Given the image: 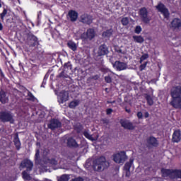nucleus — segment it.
<instances>
[{
    "label": "nucleus",
    "instance_id": "nucleus-48",
    "mask_svg": "<svg viewBox=\"0 0 181 181\" xmlns=\"http://www.w3.org/2000/svg\"><path fill=\"white\" fill-rule=\"evenodd\" d=\"M83 129V127L80 126L78 129H76V132L80 133L81 132V130Z\"/></svg>",
    "mask_w": 181,
    "mask_h": 181
},
{
    "label": "nucleus",
    "instance_id": "nucleus-39",
    "mask_svg": "<svg viewBox=\"0 0 181 181\" xmlns=\"http://www.w3.org/2000/svg\"><path fill=\"white\" fill-rule=\"evenodd\" d=\"M105 81L106 83H112V78H111V76H107L105 77Z\"/></svg>",
    "mask_w": 181,
    "mask_h": 181
},
{
    "label": "nucleus",
    "instance_id": "nucleus-31",
    "mask_svg": "<svg viewBox=\"0 0 181 181\" xmlns=\"http://www.w3.org/2000/svg\"><path fill=\"white\" fill-rule=\"evenodd\" d=\"M145 98H146L148 105H153V99H152V97H151V95L146 94Z\"/></svg>",
    "mask_w": 181,
    "mask_h": 181
},
{
    "label": "nucleus",
    "instance_id": "nucleus-51",
    "mask_svg": "<svg viewBox=\"0 0 181 181\" xmlns=\"http://www.w3.org/2000/svg\"><path fill=\"white\" fill-rule=\"evenodd\" d=\"M144 117L145 118H148L149 117V113L148 112H144Z\"/></svg>",
    "mask_w": 181,
    "mask_h": 181
},
{
    "label": "nucleus",
    "instance_id": "nucleus-18",
    "mask_svg": "<svg viewBox=\"0 0 181 181\" xmlns=\"http://www.w3.org/2000/svg\"><path fill=\"white\" fill-rule=\"evenodd\" d=\"M108 53V48H107V45H102L99 47V49L98 51V56H104Z\"/></svg>",
    "mask_w": 181,
    "mask_h": 181
},
{
    "label": "nucleus",
    "instance_id": "nucleus-46",
    "mask_svg": "<svg viewBox=\"0 0 181 181\" xmlns=\"http://www.w3.org/2000/svg\"><path fill=\"white\" fill-rule=\"evenodd\" d=\"M146 67V63L143 64L140 66V70L142 71V70H145V68Z\"/></svg>",
    "mask_w": 181,
    "mask_h": 181
},
{
    "label": "nucleus",
    "instance_id": "nucleus-34",
    "mask_svg": "<svg viewBox=\"0 0 181 181\" xmlns=\"http://www.w3.org/2000/svg\"><path fill=\"white\" fill-rule=\"evenodd\" d=\"M83 135L84 136H86V138H87L88 139H90V141H94V138L93 137V136L89 134L88 132H84Z\"/></svg>",
    "mask_w": 181,
    "mask_h": 181
},
{
    "label": "nucleus",
    "instance_id": "nucleus-27",
    "mask_svg": "<svg viewBox=\"0 0 181 181\" xmlns=\"http://www.w3.org/2000/svg\"><path fill=\"white\" fill-rule=\"evenodd\" d=\"M134 41L136 43H144L145 42V40L142 37V36L139 35H134L133 36Z\"/></svg>",
    "mask_w": 181,
    "mask_h": 181
},
{
    "label": "nucleus",
    "instance_id": "nucleus-20",
    "mask_svg": "<svg viewBox=\"0 0 181 181\" xmlns=\"http://www.w3.org/2000/svg\"><path fill=\"white\" fill-rule=\"evenodd\" d=\"M66 144L69 148H78V144H77V141H76V139L73 138H69L67 139Z\"/></svg>",
    "mask_w": 181,
    "mask_h": 181
},
{
    "label": "nucleus",
    "instance_id": "nucleus-23",
    "mask_svg": "<svg viewBox=\"0 0 181 181\" xmlns=\"http://www.w3.org/2000/svg\"><path fill=\"white\" fill-rule=\"evenodd\" d=\"M161 173H162L163 177H168L170 179V175H172V170L162 168L161 169Z\"/></svg>",
    "mask_w": 181,
    "mask_h": 181
},
{
    "label": "nucleus",
    "instance_id": "nucleus-40",
    "mask_svg": "<svg viewBox=\"0 0 181 181\" xmlns=\"http://www.w3.org/2000/svg\"><path fill=\"white\" fill-rule=\"evenodd\" d=\"M70 181H84V179L81 177H78L71 179Z\"/></svg>",
    "mask_w": 181,
    "mask_h": 181
},
{
    "label": "nucleus",
    "instance_id": "nucleus-7",
    "mask_svg": "<svg viewBox=\"0 0 181 181\" xmlns=\"http://www.w3.org/2000/svg\"><path fill=\"white\" fill-rule=\"evenodd\" d=\"M95 37V32L94 31V29L89 28L86 33L81 34V39H82V40H86L87 39L92 40V39H94Z\"/></svg>",
    "mask_w": 181,
    "mask_h": 181
},
{
    "label": "nucleus",
    "instance_id": "nucleus-14",
    "mask_svg": "<svg viewBox=\"0 0 181 181\" xmlns=\"http://www.w3.org/2000/svg\"><path fill=\"white\" fill-rule=\"evenodd\" d=\"M156 8L159 12H161L164 15L165 18H169V11L163 4H159Z\"/></svg>",
    "mask_w": 181,
    "mask_h": 181
},
{
    "label": "nucleus",
    "instance_id": "nucleus-54",
    "mask_svg": "<svg viewBox=\"0 0 181 181\" xmlns=\"http://www.w3.org/2000/svg\"><path fill=\"white\" fill-rule=\"evenodd\" d=\"M39 16H40V15L38 14V18H39Z\"/></svg>",
    "mask_w": 181,
    "mask_h": 181
},
{
    "label": "nucleus",
    "instance_id": "nucleus-43",
    "mask_svg": "<svg viewBox=\"0 0 181 181\" xmlns=\"http://www.w3.org/2000/svg\"><path fill=\"white\" fill-rule=\"evenodd\" d=\"M137 117L139 119H142V118H144V115L141 112H138Z\"/></svg>",
    "mask_w": 181,
    "mask_h": 181
},
{
    "label": "nucleus",
    "instance_id": "nucleus-33",
    "mask_svg": "<svg viewBox=\"0 0 181 181\" xmlns=\"http://www.w3.org/2000/svg\"><path fill=\"white\" fill-rule=\"evenodd\" d=\"M14 144H15L17 149H20V148H21V141H19V139L18 138V136H16L14 139Z\"/></svg>",
    "mask_w": 181,
    "mask_h": 181
},
{
    "label": "nucleus",
    "instance_id": "nucleus-4",
    "mask_svg": "<svg viewBox=\"0 0 181 181\" xmlns=\"http://www.w3.org/2000/svg\"><path fill=\"white\" fill-rule=\"evenodd\" d=\"M139 14L142 22H144V23H149V22H151L152 18L149 16L148 9H146V8L142 7L141 8H140Z\"/></svg>",
    "mask_w": 181,
    "mask_h": 181
},
{
    "label": "nucleus",
    "instance_id": "nucleus-11",
    "mask_svg": "<svg viewBox=\"0 0 181 181\" xmlns=\"http://www.w3.org/2000/svg\"><path fill=\"white\" fill-rule=\"evenodd\" d=\"M119 122L120 125H122L124 129H135V126H134V124H132V122H129V120L121 119Z\"/></svg>",
    "mask_w": 181,
    "mask_h": 181
},
{
    "label": "nucleus",
    "instance_id": "nucleus-1",
    "mask_svg": "<svg viewBox=\"0 0 181 181\" xmlns=\"http://www.w3.org/2000/svg\"><path fill=\"white\" fill-rule=\"evenodd\" d=\"M35 165H37L39 168L40 173H43V172H50L47 169V165H57V161L54 158H45L42 160H40V151L39 149L36 150L35 153Z\"/></svg>",
    "mask_w": 181,
    "mask_h": 181
},
{
    "label": "nucleus",
    "instance_id": "nucleus-16",
    "mask_svg": "<svg viewBox=\"0 0 181 181\" xmlns=\"http://www.w3.org/2000/svg\"><path fill=\"white\" fill-rule=\"evenodd\" d=\"M181 141V132L180 129L175 130L173 134L172 142L179 143Z\"/></svg>",
    "mask_w": 181,
    "mask_h": 181
},
{
    "label": "nucleus",
    "instance_id": "nucleus-17",
    "mask_svg": "<svg viewBox=\"0 0 181 181\" xmlns=\"http://www.w3.org/2000/svg\"><path fill=\"white\" fill-rule=\"evenodd\" d=\"M28 42L30 46H36L37 45V37L33 35H29L28 36Z\"/></svg>",
    "mask_w": 181,
    "mask_h": 181
},
{
    "label": "nucleus",
    "instance_id": "nucleus-52",
    "mask_svg": "<svg viewBox=\"0 0 181 181\" xmlns=\"http://www.w3.org/2000/svg\"><path fill=\"white\" fill-rule=\"evenodd\" d=\"M3 28L4 27L2 26V23H0V30H2Z\"/></svg>",
    "mask_w": 181,
    "mask_h": 181
},
{
    "label": "nucleus",
    "instance_id": "nucleus-19",
    "mask_svg": "<svg viewBox=\"0 0 181 181\" xmlns=\"http://www.w3.org/2000/svg\"><path fill=\"white\" fill-rule=\"evenodd\" d=\"M170 179H181V170H171Z\"/></svg>",
    "mask_w": 181,
    "mask_h": 181
},
{
    "label": "nucleus",
    "instance_id": "nucleus-30",
    "mask_svg": "<svg viewBox=\"0 0 181 181\" xmlns=\"http://www.w3.org/2000/svg\"><path fill=\"white\" fill-rule=\"evenodd\" d=\"M102 36L103 37H111L112 36V29L103 32Z\"/></svg>",
    "mask_w": 181,
    "mask_h": 181
},
{
    "label": "nucleus",
    "instance_id": "nucleus-53",
    "mask_svg": "<svg viewBox=\"0 0 181 181\" xmlns=\"http://www.w3.org/2000/svg\"><path fill=\"white\" fill-rule=\"evenodd\" d=\"M126 111L129 114V112H131V109H126Z\"/></svg>",
    "mask_w": 181,
    "mask_h": 181
},
{
    "label": "nucleus",
    "instance_id": "nucleus-13",
    "mask_svg": "<svg viewBox=\"0 0 181 181\" xmlns=\"http://www.w3.org/2000/svg\"><path fill=\"white\" fill-rule=\"evenodd\" d=\"M80 21L82 23H86V25H90L93 23V17L88 14H82L80 17Z\"/></svg>",
    "mask_w": 181,
    "mask_h": 181
},
{
    "label": "nucleus",
    "instance_id": "nucleus-9",
    "mask_svg": "<svg viewBox=\"0 0 181 181\" xmlns=\"http://www.w3.org/2000/svg\"><path fill=\"white\" fill-rule=\"evenodd\" d=\"M114 69L117 70V71H122V70H127L128 65L125 62H121L119 61H116L112 64Z\"/></svg>",
    "mask_w": 181,
    "mask_h": 181
},
{
    "label": "nucleus",
    "instance_id": "nucleus-6",
    "mask_svg": "<svg viewBox=\"0 0 181 181\" xmlns=\"http://www.w3.org/2000/svg\"><path fill=\"white\" fill-rule=\"evenodd\" d=\"M113 160L116 163H124L127 160V155L125 151H122L113 155Z\"/></svg>",
    "mask_w": 181,
    "mask_h": 181
},
{
    "label": "nucleus",
    "instance_id": "nucleus-3",
    "mask_svg": "<svg viewBox=\"0 0 181 181\" xmlns=\"http://www.w3.org/2000/svg\"><path fill=\"white\" fill-rule=\"evenodd\" d=\"M93 168L95 172H103L110 168V163L105 157L101 156L93 161Z\"/></svg>",
    "mask_w": 181,
    "mask_h": 181
},
{
    "label": "nucleus",
    "instance_id": "nucleus-29",
    "mask_svg": "<svg viewBox=\"0 0 181 181\" xmlns=\"http://www.w3.org/2000/svg\"><path fill=\"white\" fill-rule=\"evenodd\" d=\"M134 163V159H130L129 162L126 163L124 167V170H130L131 166Z\"/></svg>",
    "mask_w": 181,
    "mask_h": 181
},
{
    "label": "nucleus",
    "instance_id": "nucleus-50",
    "mask_svg": "<svg viewBox=\"0 0 181 181\" xmlns=\"http://www.w3.org/2000/svg\"><path fill=\"white\" fill-rule=\"evenodd\" d=\"M111 112H112V109H107V115H110V114H111Z\"/></svg>",
    "mask_w": 181,
    "mask_h": 181
},
{
    "label": "nucleus",
    "instance_id": "nucleus-24",
    "mask_svg": "<svg viewBox=\"0 0 181 181\" xmlns=\"http://www.w3.org/2000/svg\"><path fill=\"white\" fill-rule=\"evenodd\" d=\"M0 102L2 104H6L8 103V97L6 96V93H5L3 90L0 91Z\"/></svg>",
    "mask_w": 181,
    "mask_h": 181
},
{
    "label": "nucleus",
    "instance_id": "nucleus-38",
    "mask_svg": "<svg viewBox=\"0 0 181 181\" xmlns=\"http://www.w3.org/2000/svg\"><path fill=\"white\" fill-rule=\"evenodd\" d=\"M98 78H100V76L98 75H95L93 76H90L88 78V80H89L90 81H91V80H98Z\"/></svg>",
    "mask_w": 181,
    "mask_h": 181
},
{
    "label": "nucleus",
    "instance_id": "nucleus-49",
    "mask_svg": "<svg viewBox=\"0 0 181 181\" xmlns=\"http://www.w3.org/2000/svg\"><path fill=\"white\" fill-rule=\"evenodd\" d=\"M59 77L62 78H66V75H64V72H62L60 74H59Z\"/></svg>",
    "mask_w": 181,
    "mask_h": 181
},
{
    "label": "nucleus",
    "instance_id": "nucleus-44",
    "mask_svg": "<svg viewBox=\"0 0 181 181\" xmlns=\"http://www.w3.org/2000/svg\"><path fill=\"white\" fill-rule=\"evenodd\" d=\"M125 172H126V177H129L131 176V171L130 170H124Z\"/></svg>",
    "mask_w": 181,
    "mask_h": 181
},
{
    "label": "nucleus",
    "instance_id": "nucleus-28",
    "mask_svg": "<svg viewBox=\"0 0 181 181\" xmlns=\"http://www.w3.org/2000/svg\"><path fill=\"white\" fill-rule=\"evenodd\" d=\"M70 180V175L67 174H64L60 177H57V181H69Z\"/></svg>",
    "mask_w": 181,
    "mask_h": 181
},
{
    "label": "nucleus",
    "instance_id": "nucleus-36",
    "mask_svg": "<svg viewBox=\"0 0 181 181\" xmlns=\"http://www.w3.org/2000/svg\"><path fill=\"white\" fill-rule=\"evenodd\" d=\"M148 57H149V55L148 54H144V55H142L140 58V63H142L144 60H146Z\"/></svg>",
    "mask_w": 181,
    "mask_h": 181
},
{
    "label": "nucleus",
    "instance_id": "nucleus-41",
    "mask_svg": "<svg viewBox=\"0 0 181 181\" xmlns=\"http://www.w3.org/2000/svg\"><path fill=\"white\" fill-rule=\"evenodd\" d=\"M6 13H8V11L6 8H4L3 11V13L1 14V19H4V18H5Z\"/></svg>",
    "mask_w": 181,
    "mask_h": 181
},
{
    "label": "nucleus",
    "instance_id": "nucleus-26",
    "mask_svg": "<svg viewBox=\"0 0 181 181\" xmlns=\"http://www.w3.org/2000/svg\"><path fill=\"white\" fill-rule=\"evenodd\" d=\"M67 46L74 52H76V50H77V44L74 43V42L73 41H69L67 42Z\"/></svg>",
    "mask_w": 181,
    "mask_h": 181
},
{
    "label": "nucleus",
    "instance_id": "nucleus-25",
    "mask_svg": "<svg viewBox=\"0 0 181 181\" xmlns=\"http://www.w3.org/2000/svg\"><path fill=\"white\" fill-rule=\"evenodd\" d=\"M28 172H30V170H24L22 172V177L24 180H31L32 177L30 176V174L28 173Z\"/></svg>",
    "mask_w": 181,
    "mask_h": 181
},
{
    "label": "nucleus",
    "instance_id": "nucleus-32",
    "mask_svg": "<svg viewBox=\"0 0 181 181\" xmlns=\"http://www.w3.org/2000/svg\"><path fill=\"white\" fill-rule=\"evenodd\" d=\"M78 105V100H74L69 103V108H76Z\"/></svg>",
    "mask_w": 181,
    "mask_h": 181
},
{
    "label": "nucleus",
    "instance_id": "nucleus-8",
    "mask_svg": "<svg viewBox=\"0 0 181 181\" xmlns=\"http://www.w3.org/2000/svg\"><path fill=\"white\" fill-rule=\"evenodd\" d=\"M25 170H32L33 169V163L29 159L23 160L20 164V169H25Z\"/></svg>",
    "mask_w": 181,
    "mask_h": 181
},
{
    "label": "nucleus",
    "instance_id": "nucleus-5",
    "mask_svg": "<svg viewBox=\"0 0 181 181\" xmlns=\"http://www.w3.org/2000/svg\"><path fill=\"white\" fill-rule=\"evenodd\" d=\"M0 119H1L2 122H10L11 124H13V115L8 112H2L0 113Z\"/></svg>",
    "mask_w": 181,
    "mask_h": 181
},
{
    "label": "nucleus",
    "instance_id": "nucleus-45",
    "mask_svg": "<svg viewBox=\"0 0 181 181\" xmlns=\"http://www.w3.org/2000/svg\"><path fill=\"white\" fill-rule=\"evenodd\" d=\"M101 122H103V124H105V125H108V124H110V121L107 119H103L101 120Z\"/></svg>",
    "mask_w": 181,
    "mask_h": 181
},
{
    "label": "nucleus",
    "instance_id": "nucleus-47",
    "mask_svg": "<svg viewBox=\"0 0 181 181\" xmlns=\"http://www.w3.org/2000/svg\"><path fill=\"white\" fill-rule=\"evenodd\" d=\"M115 52H117V53H122V49H119V47H116L115 48Z\"/></svg>",
    "mask_w": 181,
    "mask_h": 181
},
{
    "label": "nucleus",
    "instance_id": "nucleus-35",
    "mask_svg": "<svg viewBox=\"0 0 181 181\" xmlns=\"http://www.w3.org/2000/svg\"><path fill=\"white\" fill-rule=\"evenodd\" d=\"M121 22H122V25H124V26H127V25H128V23H129V20L128 19V18L125 17L122 19Z\"/></svg>",
    "mask_w": 181,
    "mask_h": 181
},
{
    "label": "nucleus",
    "instance_id": "nucleus-10",
    "mask_svg": "<svg viewBox=\"0 0 181 181\" xmlns=\"http://www.w3.org/2000/svg\"><path fill=\"white\" fill-rule=\"evenodd\" d=\"M69 100V92L66 90H62L58 95V103L59 104H63Z\"/></svg>",
    "mask_w": 181,
    "mask_h": 181
},
{
    "label": "nucleus",
    "instance_id": "nucleus-42",
    "mask_svg": "<svg viewBox=\"0 0 181 181\" xmlns=\"http://www.w3.org/2000/svg\"><path fill=\"white\" fill-rule=\"evenodd\" d=\"M141 30L142 28H141V26H136L135 29V33H141Z\"/></svg>",
    "mask_w": 181,
    "mask_h": 181
},
{
    "label": "nucleus",
    "instance_id": "nucleus-37",
    "mask_svg": "<svg viewBox=\"0 0 181 181\" xmlns=\"http://www.w3.org/2000/svg\"><path fill=\"white\" fill-rule=\"evenodd\" d=\"M28 100H30L31 101H35V100H36V98L33 96L30 92L28 93Z\"/></svg>",
    "mask_w": 181,
    "mask_h": 181
},
{
    "label": "nucleus",
    "instance_id": "nucleus-21",
    "mask_svg": "<svg viewBox=\"0 0 181 181\" xmlns=\"http://www.w3.org/2000/svg\"><path fill=\"white\" fill-rule=\"evenodd\" d=\"M68 15L71 22H76V21H77V18H78V13L73 10L69 11Z\"/></svg>",
    "mask_w": 181,
    "mask_h": 181
},
{
    "label": "nucleus",
    "instance_id": "nucleus-22",
    "mask_svg": "<svg viewBox=\"0 0 181 181\" xmlns=\"http://www.w3.org/2000/svg\"><path fill=\"white\" fill-rule=\"evenodd\" d=\"M171 26L174 28V29H179V28H181L180 19L175 18L171 23Z\"/></svg>",
    "mask_w": 181,
    "mask_h": 181
},
{
    "label": "nucleus",
    "instance_id": "nucleus-15",
    "mask_svg": "<svg viewBox=\"0 0 181 181\" xmlns=\"http://www.w3.org/2000/svg\"><path fill=\"white\" fill-rule=\"evenodd\" d=\"M158 145H159V143L158 142L156 138L150 136L148 139H147V146L148 148H152V146L156 147Z\"/></svg>",
    "mask_w": 181,
    "mask_h": 181
},
{
    "label": "nucleus",
    "instance_id": "nucleus-12",
    "mask_svg": "<svg viewBox=\"0 0 181 181\" xmlns=\"http://www.w3.org/2000/svg\"><path fill=\"white\" fill-rule=\"evenodd\" d=\"M62 127V122L58 119H51L49 123L48 124V128L49 129H56V128H60Z\"/></svg>",
    "mask_w": 181,
    "mask_h": 181
},
{
    "label": "nucleus",
    "instance_id": "nucleus-2",
    "mask_svg": "<svg viewBox=\"0 0 181 181\" xmlns=\"http://www.w3.org/2000/svg\"><path fill=\"white\" fill-rule=\"evenodd\" d=\"M172 100L170 105L176 110H181V86H178L171 90Z\"/></svg>",
    "mask_w": 181,
    "mask_h": 181
}]
</instances>
